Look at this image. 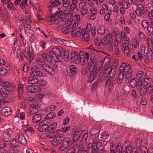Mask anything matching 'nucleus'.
<instances>
[{"label": "nucleus", "mask_w": 153, "mask_h": 153, "mask_svg": "<svg viewBox=\"0 0 153 153\" xmlns=\"http://www.w3.org/2000/svg\"><path fill=\"white\" fill-rule=\"evenodd\" d=\"M11 109L8 107L3 108L1 112V114L3 116H7L11 114Z\"/></svg>", "instance_id": "aec40b11"}, {"label": "nucleus", "mask_w": 153, "mask_h": 153, "mask_svg": "<svg viewBox=\"0 0 153 153\" xmlns=\"http://www.w3.org/2000/svg\"><path fill=\"white\" fill-rule=\"evenodd\" d=\"M89 10H90L91 14L90 15V18L92 20H94L97 17V9L96 8L93 7L91 9H90Z\"/></svg>", "instance_id": "393cba45"}, {"label": "nucleus", "mask_w": 153, "mask_h": 153, "mask_svg": "<svg viewBox=\"0 0 153 153\" xmlns=\"http://www.w3.org/2000/svg\"><path fill=\"white\" fill-rule=\"evenodd\" d=\"M81 136L82 138L83 139V140H85L86 141L88 137V131L86 130H84L82 131V133Z\"/></svg>", "instance_id": "8fccbe9b"}, {"label": "nucleus", "mask_w": 153, "mask_h": 153, "mask_svg": "<svg viewBox=\"0 0 153 153\" xmlns=\"http://www.w3.org/2000/svg\"><path fill=\"white\" fill-rule=\"evenodd\" d=\"M152 81V79L149 77H146L141 81H140L142 85H148Z\"/></svg>", "instance_id": "4c0bfd02"}, {"label": "nucleus", "mask_w": 153, "mask_h": 153, "mask_svg": "<svg viewBox=\"0 0 153 153\" xmlns=\"http://www.w3.org/2000/svg\"><path fill=\"white\" fill-rule=\"evenodd\" d=\"M146 9L148 13H151L153 11V5L150 3H148L146 6Z\"/></svg>", "instance_id": "ea45409f"}, {"label": "nucleus", "mask_w": 153, "mask_h": 153, "mask_svg": "<svg viewBox=\"0 0 153 153\" xmlns=\"http://www.w3.org/2000/svg\"><path fill=\"white\" fill-rule=\"evenodd\" d=\"M108 13H106L104 16V19L106 21H108L109 22L111 21L110 20V15L111 14V10H109L108 11Z\"/></svg>", "instance_id": "5fc2aeb1"}, {"label": "nucleus", "mask_w": 153, "mask_h": 153, "mask_svg": "<svg viewBox=\"0 0 153 153\" xmlns=\"http://www.w3.org/2000/svg\"><path fill=\"white\" fill-rule=\"evenodd\" d=\"M94 55L93 53H85V60L88 63L94 62Z\"/></svg>", "instance_id": "2eb2a0df"}, {"label": "nucleus", "mask_w": 153, "mask_h": 153, "mask_svg": "<svg viewBox=\"0 0 153 153\" xmlns=\"http://www.w3.org/2000/svg\"><path fill=\"white\" fill-rule=\"evenodd\" d=\"M121 3L122 5L123 6L122 7L124 8L127 9L128 8V3L126 1L123 0H122L121 2Z\"/></svg>", "instance_id": "774afa93"}, {"label": "nucleus", "mask_w": 153, "mask_h": 153, "mask_svg": "<svg viewBox=\"0 0 153 153\" xmlns=\"http://www.w3.org/2000/svg\"><path fill=\"white\" fill-rule=\"evenodd\" d=\"M62 140L58 137H57L52 141V144L54 146H56L60 144Z\"/></svg>", "instance_id": "e433bc0d"}, {"label": "nucleus", "mask_w": 153, "mask_h": 153, "mask_svg": "<svg viewBox=\"0 0 153 153\" xmlns=\"http://www.w3.org/2000/svg\"><path fill=\"white\" fill-rule=\"evenodd\" d=\"M20 145L16 137L11 141L9 144L10 147L12 148L17 147L19 146Z\"/></svg>", "instance_id": "7c9ffc66"}, {"label": "nucleus", "mask_w": 153, "mask_h": 153, "mask_svg": "<svg viewBox=\"0 0 153 153\" xmlns=\"http://www.w3.org/2000/svg\"><path fill=\"white\" fill-rule=\"evenodd\" d=\"M105 39L106 41L109 44H111L113 42L112 36L110 35H108L105 37Z\"/></svg>", "instance_id": "6e6d98bb"}, {"label": "nucleus", "mask_w": 153, "mask_h": 153, "mask_svg": "<svg viewBox=\"0 0 153 153\" xmlns=\"http://www.w3.org/2000/svg\"><path fill=\"white\" fill-rule=\"evenodd\" d=\"M55 109V106L53 105L48 106L45 109V110L48 111H51L54 110Z\"/></svg>", "instance_id": "338daca9"}, {"label": "nucleus", "mask_w": 153, "mask_h": 153, "mask_svg": "<svg viewBox=\"0 0 153 153\" xmlns=\"http://www.w3.org/2000/svg\"><path fill=\"white\" fill-rule=\"evenodd\" d=\"M41 116L39 114H37L33 116L32 120L33 123H37L41 120Z\"/></svg>", "instance_id": "72a5a7b5"}, {"label": "nucleus", "mask_w": 153, "mask_h": 153, "mask_svg": "<svg viewBox=\"0 0 153 153\" xmlns=\"http://www.w3.org/2000/svg\"><path fill=\"white\" fill-rule=\"evenodd\" d=\"M7 71L5 68L1 67L0 69V74L1 76H4L7 73Z\"/></svg>", "instance_id": "bf43d9fd"}, {"label": "nucleus", "mask_w": 153, "mask_h": 153, "mask_svg": "<svg viewBox=\"0 0 153 153\" xmlns=\"http://www.w3.org/2000/svg\"><path fill=\"white\" fill-rule=\"evenodd\" d=\"M135 13L136 15L139 17L144 15L145 13V11L143 6L141 4H137V5Z\"/></svg>", "instance_id": "1a4fd4ad"}, {"label": "nucleus", "mask_w": 153, "mask_h": 153, "mask_svg": "<svg viewBox=\"0 0 153 153\" xmlns=\"http://www.w3.org/2000/svg\"><path fill=\"white\" fill-rule=\"evenodd\" d=\"M115 81L112 78H108L107 79L105 82V85L108 87H114L115 84Z\"/></svg>", "instance_id": "4be33fe9"}, {"label": "nucleus", "mask_w": 153, "mask_h": 153, "mask_svg": "<svg viewBox=\"0 0 153 153\" xmlns=\"http://www.w3.org/2000/svg\"><path fill=\"white\" fill-rule=\"evenodd\" d=\"M118 39L120 42L122 40V46H127L129 45V39L127 37L125 34H121V36H119Z\"/></svg>", "instance_id": "9b49d317"}, {"label": "nucleus", "mask_w": 153, "mask_h": 153, "mask_svg": "<svg viewBox=\"0 0 153 153\" xmlns=\"http://www.w3.org/2000/svg\"><path fill=\"white\" fill-rule=\"evenodd\" d=\"M16 137L19 142L20 145L22 144L23 145L25 146L27 144V140L22 133H19Z\"/></svg>", "instance_id": "ddd939ff"}, {"label": "nucleus", "mask_w": 153, "mask_h": 153, "mask_svg": "<svg viewBox=\"0 0 153 153\" xmlns=\"http://www.w3.org/2000/svg\"><path fill=\"white\" fill-rule=\"evenodd\" d=\"M90 66L89 68V72L90 73H93L95 71H97V70L95 69L96 64L94 62L89 63Z\"/></svg>", "instance_id": "c9c22d12"}, {"label": "nucleus", "mask_w": 153, "mask_h": 153, "mask_svg": "<svg viewBox=\"0 0 153 153\" xmlns=\"http://www.w3.org/2000/svg\"><path fill=\"white\" fill-rule=\"evenodd\" d=\"M90 132L92 136L94 137H97L99 136L100 131L97 128H93L91 129Z\"/></svg>", "instance_id": "c756f323"}, {"label": "nucleus", "mask_w": 153, "mask_h": 153, "mask_svg": "<svg viewBox=\"0 0 153 153\" xmlns=\"http://www.w3.org/2000/svg\"><path fill=\"white\" fill-rule=\"evenodd\" d=\"M62 14V11L58 9L54 14H51L50 16L49 19L47 21V24L49 25H52L55 22V21Z\"/></svg>", "instance_id": "20e7f679"}, {"label": "nucleus", "mask_w": 153, "mask_h": 153, "mask_svg": "<svg viewBox=\"0 0 153 153\" xmlns=\"http://www.w3.org/2000/svg\"><path fill=\"white\" fill-rule=\"evenodd\" d=\"M101 138L105 140V142L108 141L110 138L109 134L105 132L102 134Z\"/></svg>", "instance_id": "de8ad7c7"}, {"label": "nucleus", "mask_w": 153, "mask_h": 153, "mask_svg": "<svg viewBox=\"0 0 153 153\" xmlns=\"http://www.w3.org/2000/svg\"><path fill=\"white\" fill-rule=\"evenodd\" d=\"M57 126V123L56 122H54L51 123L49 126L51 130H54L55 129Z\"/></svg>", "instance_id": "13d9d810"}, {"label": "nucleus", "mask_w": 153, "mask_h": 153, "mask_svg": "<svg viewBox=\"0 0 153 153\" xmlns=\"http://www.w3.org/2000/svg\"><path fill=\"white\" fill-rule=\"evenodd\" d=\"M125 150L128 153H131L132 151V148L130 145L128 144L125 146Z\"/></svg>", "instance_id": "69168bd1"}, {"label": "nucleus", "mask_w": 153, "mask_h": 153, "mask_svg": "<svg viewBox=\"0 0 153 153\" xmlns=\"http://www.w3.org/2000/svg\"><path fill=\"white\" fill-rule=\"evenodd\" d=\"M104 142L103 141H98L95 139L93 140L92 143L89 144V147L91 146V150L93 153H107L103 145Z\"/></svg>", "instance_id": "f257e3e1"}, {"label": "nucleus", "mask_w": 153, "mask_h": 153, "mask_svg": "<svg viewBox=\"0 0 153 153\" xmlns=\"http://www.w3.org/2000/svg\"><path fill=\"white\" fill-rule=\"evenodd\" d=\"M142 27L145 28H146L149 26L148 21L146 20H143L141 22Z\"/></svg>", "instance_id": "052dcab7"}, {"label": "nucleus", "mask_w": 153, "mask_h": 153, "mask_svg": "<svg viewBox=\"0 0 153 153\" xmlns=\"http://www.w3.org/2000/svg\"><path fill=\"white\" fill-rule=\"evenodd\" d=\"M56 115L55 113L51 112L48 113L45 117V118L47 119H50L53 118Z\"/></svg>", "instance_id": "09e8293b"}, {"label": "nucleus", "mask_w": 153, "mask_h": 153, "mask_svg": "<svg viewBox=\"0 0 153 153\" xmlns=\"http://www.w3.org/2000/svg\"><path fill=\"white\" fill-rule=\"evenodd\" d=\"M75 21L74 23V26L76 27L79 24L80 21V15L79 14H77L75 17Z\"/></svg>", "instance_id": "49530a36"}, {"label": "nucleus", "mask_w": 153, "mask_h": 153, "mask_svg": "<svg viewBox=\"0 0 153 153\" xmlns=\"http://www.w3.org/2000/svg\"><path fill=\"white\" fill-rule=\"evenodd\" d=\"M62 54L65 61H73L76 64H79L80 61L79 60V54L77 53H71V54L67 50L62 51Z\"/></svg>", "instance_id": "f03ea898"}, {"label": "nucleus", "mask_w": 153, "mask_h": 153, "mask_svg": "<svg viewBox=\"0 0 153 153\" xmlns=\"http://www.w3.org/2000/svg\"><path fill=\"white\" fill-rule=\"evenodd\" d=\"M82 33L81 29L80 27L73 28L71 30V34L72 37L75 38L77 36L79 37Z\"/></svg>", "instance_id": "dca6fc26"}, {"label": "nucleus", "mask_w": 153, "mask_h": 153, "mask_svg": "<svg viewBox=\"0 0 153 153\" xmlns=\"http://www.w3.org/2000/svg\"><path fill=\"white\" fill-rule=\"evenodd\" d=\"M144 74L143 72L142 71H138L136 75V78L139 79L141 78L143 76Z\"/></svg>", "instance_id": "0e129e2a"}, {"label": "nucleus", "mask_w": 153, "mask_h": 153, "mask_svg": "<svg viewBox=\"0 0 153 153\" xmlns=\"http://www.w3.org/2000/svg\"><path fill=\"white\" fill-rule=\"evenodd\" d=\"M81 31L82 33L80 36L82 37V39L86 42H88L90 39L89 33L85 31V29L84 28L81 29Z\"/></svg>", "instance_id": "4468645a"}, {"label": "nucleus", "mask_w": 153, "mask_h": 153, "mask_svg": "<svg viewBox=\"0 0 153 153\" xmlns=\"http://www.w3.org/2000/svg\"><path fill=\"white\" fill-rule=\"evenodd\" d=\"M1 86L5 88L6 90L10 92H13L14 90V87L16 85L15 84L11 82L4 81L3 83L0 84Z\"/></svg>", "instance_id": "39448f33"}, {"label": "nucleus", "mask_w": 153, "mask_h": 153, "mask_svg": "<svg viewBox=\"0 0 153 153\" xmlns=\"http://www.w3.org/2000/svg\"><path fill=\"white\" fill-rule=\"evenodd\" d=\"M7 7L9 10L12 11L17 10L16 8L14 7L13 4V3L7 4Z\"/></svg>", "instance_id": "680f3d73"}, {"label": "nucleus", "mask_w": 153, "mask_h": 153, "mask_svg": "<svg viewBox=\"0 0 153 153\" xmlns=\"http://www.w3.org/2000/svg\"><path fill=\"white\" fill-rule=\"evenodd\" d=\"M38 109L35 107H31L29 108L28 113L31 115H33L38 112Z\"/></svg>", "instance_id": "79ce46f5"}, {"label": "nucleus", "mask_w": 153, "mask_h": 153, "mask_svg": "<svg viewBox=\"0 0 153 153\" xmlns=\"http://www.w3.org/2000/svg\"><path fill=\"white\" fill-rule=\"evenodd\" d=\"M129 45L127 46H122L124 48V53L128 57L131 56V51L130 48H129Z\"/></svg>", "instance_id": "f704fd0d"}, {"label": "nucleus", "mask_w": 153, "mask_h": 153, "mask_svg": "<svg viewBox=\"0 0 153 153\" xmlns=\"http://www.w3.org/2000/svg\"><path fill=\"white\" fill-rule=\"evenodd\" d=\"M37 87L35 85H29L27 87V90L30 93H35L37 91Z\"/></svg>", "instance_id": "58836bf2"}, {"label": "nucleus", "mask_w": 153, "mask_h": 153, "mask_svg": "<svg viewBox=\"0 0 153 153\" xmlns=\"http://www.w3.org/2000/svg\"><path fill=\"white\" fill-rule=\"evenodd\" d=\"M108 69V67H107L103 72L102 77L106 79L108 76H109V72Z\"/></svg>", "instance_id": "864d4df0"}, {"label": "nucleus", "mask_w": 153, "mask_h": 153, "mask_svg": "<svg viewBox=\"0 0 153 153\" xmlns=\"http://www.w3.org/2000/svg\"><path fill=\"white\" fill-rule=\"evenodd\" d=\"M3 89L0 90V97L2 98L6 97L8 95V94L6 91H4Z\"/></svg>", "instance_id": "3c124183"}, {"label": "nucleus", "mask_w": 153, "mask_h": 153, "mask_svg": "<svg viewBox=\"0 0 153 153\" xmlns=\"http://www.w3.org/2000/svg\"><path fill=\"white\" fill-rule=\"evenodd\" d=\"M34 76L29 77L27 80L28 82L30 84H34L37 83L38 82V79Z\"/></svg>", "instance_id": "473e14b6"}, {"label": "nucleus", "mask_w": 153, "mask_h": 153, "mask_svg": "<svg viewBox=\"0 0 153 153\" xmlns=\"http://www.w3.org/2000/svg\"><path fill=\"white\" fill-rule=\"evenodd\" d=\"M61 4L64 7H68L71 3V1L69 0H61Z\"/></svg>", "instance_id": "c03bdc74"}, {"label": "nucleus", "mask_w": 153, "mask_h": 153, "mask_svg": "<svg viewBox=\"0 0 153 153\" xmlns=\"http://www.w3.org/2000/svg\"><path fill=\"white\" fill-rule=\"evenodd\" d=\"M69 74L71 76L77 74L78 70L77 68L73 65H71L69 67Z\"/></svg>", "instance_id": "5701e85b"}, {"label": "nucleus", "mask_w": 153, "mask_h": 153, "mask_svg": "<svg viewBox=\"0 0 153 153\" xmlns=\"http://www.w3.org/2000/svg\"><path fill=\"white\" fill-rule=\"evenodd\" d=\"M2 138L7 142H9L11 139L10 133L6 131L3 132L2 136Z\"/></svg>", "instance_id": "bb28decb"}, {"label": "nucleus", "mask_w": 153, "mask_h": 153, "mask_svg": "<svg viewBox=\"0 0 153 153\" xmlns=\"http://www.w3.org/2000/svg\"><path fill=\"white\" fill-rule=\"evenodd\" d=\"M124 75L125 76V79L126 80V82H128V81L131 79L132 76V73L130 72L129 73H127Z\"/></svg>", "instance_id": "e2e57ef3"}, {"label": "nucleus", "mask_w": 153, "mask_h": 153, "mask_svg": "<svg viewBox=\"0 0 153 153\" xmlns=\"http://www.w3.org/2000/svg\"><path fill=\"white\" fill-rule=\"evenodd\" d=\"M41 56L45 59V60L49 63H51L52 59H53L51 55H50L49 53L48 54L46 53H44Z\"/></svg>", "instance_id": "c85d7f7f"}, {"label": "nucleus", "mask_w": 153, "mask_h": 153, "mask_svg": "<svg viewBox=\"0 0 153 153\" xmlns=\"http://www.w3.org/2000/svg\"><path fill=\"white\" fill-rule=\"evenodd\" d=\"M66 21V19L64 18L59 19L55 25L56 29L58 30H59L63 25L65 24Z\"/></svg>", "instance_id": "6ab92c4d"}, {"label": "nucleus", "mask_w": 153, "mask_h": 153, "mask_svg": "<svg viewBox=\"0 0 153 153\" xmlns=\"http://www.w3.org/2000/svg\"><path fill=\"white\" fill-rule=\"evenodd\" d=\"M142 143V139L141 138H137L135 141V144L137 147H139Z\"/></svg>", "instance_id": "603ef678"}, {"label": "nucleus", "mask_w": 153, "mask_h": 153, "mask_svg": "<svg viewBox=\"0 0 153 153\" xmlns=\"http://www.w3.org/2000/svg\"><path fill=\"white\" fill-rule=\"evenodd\" d=\"M82 133V131L80 128L75 129L73 133V140L75 141H77L79 139Z\"/></svg>", "instance_id": "9d476101"}, {"label": "nucleus", "mask_w": 153, "mask_h": 153, "mask_svg": "<svg viewBox=\"0 0 153 153\" xmlns=\"http://www.w3.org/2000/svg\"><path fill=\"white\" fill-rule=\"evenodd\" d=\"M139 80L137 82L134 79H132L129 82L130 86L132 88L137 87L139 85Z\"/></svg>", "instance_id": "cd10ccee"}, {"label": "nucleus", "mask_w": 153, "mask_h": 153, "mask_svg": "<svg viewBox=\"0 0 153 153\" xmlns=\"http://www.w3.org/2000/svg\"><path fill=\"white\" fill-rule=\"evenodd\" d=\"M29 51H25L24 53V57L27 59L28 60L29 63H30L34 57V50L32 46L30 48H29Z\"/></svg>", "instance_id": "423d86ee"}, {"label": "nucleus", "mask_w": 153, "mask_h": 153, "mask_svg": "<svg viewBox=\"0 0 153 153\" xmlns=\"http://www.w3.org/2000/svg\"><path fill=\"white\" fill-rule=\"evenodd\" d=\"M70 141V139L68 137L63 139L59 147V150L63 151L65 150L69 146Z\"/></svg>", "instance_id": "6e6552de"}, {"label": "nucleus", "mask_w": 153, "mask_h": 153, "mask_svg": "<svg viewBox=\"0 0 153 153\" xmlns=\"http://www.w3.org/2000/svg\"><path fill=\"white\" fill-rule=\"evenodd\" d=\"M61 0H51L49 3L48 7L50 10L51 11L52 8L57 7L58 5H61Z\"/></svg>", "instance_id": "f8f14e48"}, {"label": "nucleus", "mask_w": 153, "mask_h": 153, "mask_svg": "<svg viewBox=\"0 0 153 153\" xmlns=\"http://www.w3.org/2000/svg\"><path fill=\"white\" fill-rule=\"evenodd\" d=\"M27 0H25L21 2L20 4V6L21 9H24L25 8L26 5L28 6L27 4Z\"/></svg>", "instance_id": "4d7b16f0"}, {"label": "nucleus", "mask_w": 153, "mask_h": 153, "mask_svg": "<svg viewBox=\"0 0 153 153\" xmlns=\"http://www.w3.org/2000/svg\"><path fill=\"white\" fill-rule=\"evenodd\" d=\"M97 34L100 35H103L105 32V27L103 26H100L99 28L97 29Z\"/></svg>", "instance_id": "37998d69"}, {"label": "nucleus", "mask_w": 153, "mask_h": 153, "mask_svg": "<svg viewBox=\"0 0 153 153\" xmlns=\"http://www.w3.org/2000/svg\"><path fill=\"white\" fill-rule=\"evenodd\" d=\"M110 149L111 151H114L119 153H120L121 151L123 150V146L120 143H118L116 145H114L112 146V147H111Z\"/></svg>", "instance_id": "a211bd4d"}, {"label": "nucleus", "mask_w": 153, "mask_h": 153, "mask_svg": "<svg viewBox=\"0 0 153 153\" xmlns=\"http://www.w3.org/2000/svg\"><path fill=\"white\" fill-rule=\"evenodd\" d=\"M97 76V71H95L93 73H90L87 80V82L90 83L93 82Z\"/></svg>", "instance_id": "a878e982"}, {"label": "nucleus", "mask_w": 153, "mask_h": 153, "mask_svg": "<svg viewBox=\"0 0 153 153\" xmlns=\"http://www.w3.org/2000/svg\"><path fill=\"white\" fill-rule=\"evenodd\" d=\"M109 74L110 75L109 78H111L113 77L116 73V69L112 68L111 67H108Z\"/></svg>", "instance_id": "a18cd8bd"}, {"label": "nucleus", "mask_w": 153, "mask_h": 153, "mask_svg": "<svg viewBox=\"0 0 153 153\" xmlns=\"http://www.w3.org/2000/svg\"><path fill=\"white\" fill-rule=\"evenodd\" d=\"M30 75L31 76L41 77L42 76V73L38 70H35L31 72Z\"/></svg>", "instance_id": "2f4dec72"}, {"label": "nucleus", "mask_w": 153, "mask_h": 153, "mask_svg": "<svg viewBox=\"0 0 153 153\" xmlns=\"http://www.w3.org/2000/svg\"><path fill=\"white\" fill-rule=\"evenodd\" d=\"M123 73H119L117 78V83L119 85H121L123 79Z\"/></svg>", "instance_id": "a19ab883"}, {"label": "nucleus", "mask_w": 153, "mask_h": 153, "mask_svg": "<svg viewBox=\"0 0 153 153\" xmlns=\"http://www.w3.org/2000/svg\"><path fill=\"white\" fill-rule=\"evenodd\" d=\"M49 54L51 55L53 59L55 61L60 62L62 61L61 53L59 48H52L51 50L49 51Z\"/></svg>", "instance_id": "7ed1b4c3"}, {"label": "nucleus", "mask_w": 153, "mask_h": 153, "mask_svg": "<svg viewBox=\"0 0 153 153\" xmlns=\"http://www.w3.org/2000/svg\"><path fill=\"white\" fill-rule=\"evenodd\" d=\"M23 87L24 85L22 84H20L18 86L17 91L18 94V97L19 99H21L23 97Z\"/></svg>", "instance_id": "412c9836"}, {"label": "nucleus", "mask_w": 153, "mask_h": 153, "mask_svg": "<svg viewBox=\"0 0 153 153\" xmlns=\"http://www.w3.org/2000/svg\"><path fill=\"white\" fill-rule=\"evenodd\" d=\"M41 67L43 71L48 73L51 76H53L55 74V70L51 66L45 64H42Z\"/></svg>", "instance_id": "0eeeda50"}, {"label": "nucleus", "mask_w": 153, "mask_h": 153, "mask_svg": "<svg viewBox=\"0 0 153 153\" xmlns=\"http://www.w3.org/2000/svg\"><path fill=\"white\" fill-rule=\"evenodd\" d=\"M49 128V126L44 123H40L38 129L39 131L41 132H44L46 131Z\"/></svg>", "instance_id": "b1692460"}, {"label": "nucleus", "mask_w": 153, "mask_h": 153, "mask_svg": "<svg viewBox=\"0 0 153 153\" xmlns=\"http://www.w3.org/2000/svg\"><path fill=\"white\" fill-rule=\"evenodd\" d=\"M131 68V66L129 65H126L124 63L121 64L120 69L122 71H123V74H125L126 73H128Z\"/></svg>", "instance_id": "f3484780"}]
</instances>
